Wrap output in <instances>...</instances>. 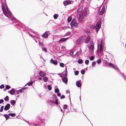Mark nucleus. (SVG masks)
<instances>
[{
    "mask_svg": "<svg viewBox=\"0 0 126 126\" xmlns=\"http://www.w3.org/2000/svg\"><path fill=\"white\" fill-rule=\"evenodd\" d=\"M80 81H81V80H78L76 82V85L78 87H80L81 86V84Z\"/></svg>",
    "mask_w": 126,
    "mask_h": 126,
    "instance_id": "15",
    "label": "nucleus"
},
{
    "mask_svg": "<svg viewBox=\"0 0 126 126\" xmlns=\"http://www.w3.org/2000/svg\"><path fill=\"white\" fill-rule=\"evenodd\" d=\"M47 102L50 106H53L54 104V101L52 100H48L47 101Z\"/></svg>",
    "mask_w": 126,
    "mask_h": 126,
    "instance_id": "12",
    "label": "nucleus"
},
{
    "mask_svg": "<svg viewBox=\"0 0 126 126\" xmlns=\"http://www.w3.org/2000/svg\"><path fill=\"white\" fill-rule=\"evenodd\" d=\"M81 72L82 75H84L85 73V71L83 69H82L81 70Z\"/></svg>",
    "mask_w": 126,
    "mask_h": 126,
    "instance_id": "45",
    "label": "nucleus"
},
{
    "mask_svg": "<svg viewBox=\"0 0 126 126\" xmlns=\"http://www.w3.org/2000/svg\"><path fill=\"white\" fill-rule=\"evenodd\" d=\"M74 52V51H71L70 53V54L71 55H72L73 54Z\"/></svg>",
    "mask_w": 126,
    "mask_h": 126,
    "instance_id": "56",
    "label": "nucleus"
},
{
    "mask_svg": "<svg viewBox=\"0 0 126 126\" xmlns=\"http://www.w3.org/2000/svg\"><path fill=\"white\" fill-rule=\"evenodd\" d=\"M81 53V52L79 51V52L77 51L76 53V54L75 55V56L77 55V56L79 55V54H80Z\"/></svg>",
    "mask_w": 126,
    "mask_h": 126,
    "instance_id": "41",
    "label": "nucleus"
},
{
    "mask_svg": "<svg viewBox=\"0 0 126 126\" xmlns=\"http://www.w3.org/2000/svg\"><path fill=\"white\" fill-rule=\"evenodd\" d=\"M4 99L5 101H7L9 100V97L8 96H6L4 98Z\"/></svg>",
    "mask_w": 126,
    "mask_h": 126,
    "instance_id": "27",
    "label": "nucleus"
},
{
    "mask_svg": "<svg viewBox=\"0 0 126 126\" xmlns=\"http://www.w3.org/2000/svg\"><path fill=\"white\" fill-rule=\"evenodd\" d=\"M67 107V105L66 104H65L63 106V109H66Z\"/></svg>",
    "mask_w": 126,
    "mask_h": 126,
    "instance_id": "38",
    "label": "nucleus"
},
{
    "mask_svg": "<svg viewBox=\"0 0 126 126\" xmlns=\"http://www.w3.org/2000/svg\"><path fill=\"white\" fill-rule=\"evenodd\" d=\"M109 67H111L112 68L115 69H117L119 71L120 70L116 65H115L114 64L111 63H107ZM120 73L121 72H120Z\"/></svg>",
    "mask_w": 126,
    "mask_h": 126,
    "instance_id": "4",
    "label": "nucleus"
},
{
    "mask_svg": "<svg viewBox=\"0 0 126 126\" xmlns=\"http://www.w3.org/2000/svg\"><path fill=\"white\" fill-rule=\"evenodd\" d=\"M1 115L5 117L6 119V120H8L10 117L9 115L7 114H1Z\"/></svg>",
    "mask_w": 126,
    "mask_h": 126,
    "instance_id": "22",
    "label": "nucleus"
},
{
    "mask_svg": "<svg viewBox=\"0 0 126 126\" xmlns=\"http://www.w3.org/2000/svg\"><path fill=\"white\" fill-rule=\"evenodd\" d=\"M11 101L10 103L13 106H14L15 104L16 103V101L14 100H11Z\"/></svg>",
    "mask_w": 126,
    "mask_h": 126,
    "instance_id": "23",
    "label": "nucleus"
},
{
    "mask_svg": "<svg viewBox=\"0 0 126 126\" xmlns=\"http://www.w3.org/2000/svg\"><path fill=\"white\" fill-rule=\"evenodd\" d=\"M4 109V106H1V107L0 108V112H2L3 110Z\"/></svg>",
    "mask_w": 126,
    "mask_h": 126,
    "instance_id": "40",
    "label": "nucleus"
},
{
    "mask_svg": "<svg viewBox=\"0 0 126 126\" xmlns=\"http://www.w3.org/2000/svg\"><path fill=\"white\" fill-rule=\"evenodd\" d=\"M100 46H102V47L103 46L102 41V40L101 41Z\"/></svg>",
    "mask_w": 126,
    "mask_h": 126,
    "instance_id": "62",
    "label": "nucleus"
},
{
    "mask_svg": "<svg viewBox=\"0 0 126 126\" xmlns=\"http://www.w3.org/2000/svg\"><path fill=\"white\" fill-rule=\"evenodd\" d=\"M4 102V100L3 99H0V104Z\"/></svg>",
    "mask_w": 126,
    "mask_h": 126,
    "instance_id": "55",
    "label": "nucleus"
},
{
    "mask_svg": "<svg viewBox=\"0 0 126 126\" xmlns=\"http://www.w3.org/2000/svg\"><path fill=\"white\" fill-rule=\"evenodd\" d=\"M4 87V84H2L0 86V88L1 89H2V88H3Z\"/></svg>",
    "mask_w": 126,
    "mask_h": 126,
    "instance_id": "50",
    "label": "nucleus"
},
{
    "mask_svg": "<svg viewBox=\"0 0 126 126\" xmlns=\"http://www.w3.org/2000/svg\"><path fill=\"white\" fill-rule=\"evenodd\" d=\"M123 77L124 79L126 80V77L125 75L123 73H122Z\"/></svg>",
    "mask_w": 126,
    "mask_h": 126,
    "instance_id": "53",
    "label": "nucleus"
},
{
    "mask_svg": "<svg viewBox=\"0 0 126 126\" xmlns=\"http://www.w3.org/2000/svg\"><path fill=\"white\" fill-rule=\"evenodd\" d=\"M65 98V96L64 95H62L60 97V98L61 99H62L63 98Z\"/></svg>",
    "mask_w": 126,
    "mask_h": 126,
    "instance_id": "52",
    "label": "nucleus"
},
{
    "mask_svg": "<svg viewBox=\"0 0 126 126\" xmlns=\"http://www.w3.org/2000/svg\"><path fill=\"white\" fill-rule=\"evenodd\" d=\"M66 92L67 93H69V94H70V92L69 91H68V90H67L66 91Z\"/></svg>",
    "mask_w": 126,
    "mask_h": 126,
    "instance_id": "64",
    "label": "nucleus"
},
{
    "mask_svg": "<svg viewBox=\"0 0 126 126\" xmlns=\"http://www.w3.org/2000/svg\"><path fill=\"white\" fill-rule=\"evenodd\" d=\"M62 79V80L65 83V84H67L68 82V79L66 77H64Z\"/></svg>",
    "mask_w": 126,
    "mask_h": 126,
    "instance_id": "17",
    "label": "nucleus"
},
{
    "mask_svg": "<svg viewBox=\"0 0 126 126\" xmlns=\"http://www.w3.org/2000/svg\"><path fill=\"white\" fill-rule=\"evenodd\" d=\"M59 92V90L58 88H56L55 89V92L56 93H57Z\"/></svg>",
    "mask_w": 126,
    "mask_h": 126,
    "instance_id": "33",
    "label": "nucleus"
},
{
    "mask_svg": "<svg viewBox=\"0 0 126 126\" xmlns=\"http://www.w3.org/2000/svg\"><path fill=\"white\" fill-rule=\"evenodd\" d=\"M54 104L56 105H58V99H55V101H54Z\"/></svg>",
    "mask_w": 126,
    "mask_h": 126,
    "instance_id": "32",
    "label": "nucleus"
},
{
    "mask_svg": "<svg viewBox=\"0 0 126 126\" xmlns=\"http://www.w3.org/2000/svg\"><path fill=\"white\" fill-rule=\"evenodd\" d=\"M101 21H98L96 24V25H92L90 27V28L92 29H94L95 28V31L97 33L100 29L101 26Z\"/></svg>",
    "mask_w": 126,
    "mask_h": 126,
    "instance_id": "3",
    "label": "nucleus"
},
{
    "mask_svg": "<svg viewBox=\"0 0 126 126\" xmlns=\"http://www.w3.org/2000/svg\"><path fill=\"white\" fill-rule=\"evenodd\" d=\"M39 74L40 76L43 77L46 75V74L42 71H41L39 72Z\"/></svg>",
    "mask_w": 126,
    "mask_h": 126,
    "instance_id": "9",
    "label": "nucleus"
},
{
    "mask_svg": "<svg viewBox=\"0 0 126 126\" xmlns=\"http://www.w3.org/2000/svg\"><path fill=\"white\" fill-rule=\"evenodd\" d=\"M90 33H90V32L89 31H87L86 32V33L87 34H89Z\"/></svg>",
    "mask_w": 126,
    "mask_h": 126,
    "instance_id": "61",
    "label": "nucleus"
},
{
    "mask_svg": "<svg viewBox=\"0 0 126 126\" xmlns=\"http://www.w3.org/2000/svg\"><path fill=\"white\" fill-rule=\"evenodd\" d=\"M23 91V90H22V89H21L18 90L19 93H21Z\"/></svg>",
    "mask_w": 126,
    "mask_h": 126,
    "instance_id": "54",
    "label": "nucleus"
},
{
    "mask_svg": "<svg viewBox=\"0 0 126 126\" xmlns=\"http://www.w3.org/2000/svg\"><path fill=\"white\" fill-rule=\"evenodd\" d=\"M47 86L48 89L50 91L51 90L52 88L50 85H48Z\"/></svg>",
    "mask_w": 126,
    "mask_h": 126,
    "instance_id": "36",
    "label": "nucleus"
},
{
    "mask_svg": "<svg viewBox=\"0 0 126 126\" xmlns=\"http://www.w3.org/2000/svg\"><path fill=\"white\" fill-rule=\"evenodd\" d=\"M73 2L71 0H66L63 1V3L64 6L70 4H71V2Z\"/></svg>",
    "mask_w": 126,
    "mask_h": 126,
    "instance_id": "8",
    "label": "nucleus"
},
{
    "mask_svg": "<svg viewBox=\"0 0 126 126\" xmlns=\"http://www.w3.org/2000/svg\"><path fill=\"white\" fill-rule=\"evenodd\" d=\"M89 12V9L87 8L83 11L81 15L80 14H79V16H78L77 18L79 22L82 23L83 22V19L88 14Z\"/></svg>",
    "mask_w": 126,
    "mask_h": 126,
    "instance_id": "2",
    "label": "nucleus"
},
{
    "mask_svg": "<svg viewBox=\"0 0 126 126\" xmlns=\"http://www.w3.org/2000/svg\"><path fill=\"white\" fill-rule=\"evenodd\" d=\"M34 81H31L30 82H28L27 83V84H28V86H31L33 84V82Z\"/></svg>",
    "mask_w": 126,
    "mask_h": 126,
    "instance_id": "34",
    "label": "nucleus"
},
{
    "mask_svg": "<svg viewBox=\"0 0 126 126\" xmlns=\"http://www.w3.org/2000/svg\"><path fill=\"white\" fill-rule=\"evenodd\" d=\"M96 64V63L95 62H93L92 63V66H94Z\"/></svg>",
    "mask_w": 126,
    "mask_h": 126,
    "instance_id": "49",
    "label": "nucleus"
},
{
    "mask_svg": "<svg viewBox=\"0 0 126 126\" xmlns=\"http://www.w3.org/2000/svg\"><path fill=\"white\" fill-rule=\"evenodd\" d=\"M8 115L11 116L12 117H14L15 116L16 114L15 113H10L8 114Z\"/></svg>",
    "mask_w": 126,
    "mask_h": 126,
    "instance_id": "29",
    "label": "nucleus"
},
{
    "mask_svg": "<svg viewBox=\"0 0 126 126\" xmlns=\"http://www.w3.org/2000/svg\"><path fill=\"white\" fill-rule=\"evenodd\" d=\"M101 60L100 59H99L96 61L97 63L98 64H100L101 63Z\"/></svg>",
    "mask_w": 126,
    "mask_h": 126,
    "instance_id": "39",
    "label": "nucleus"
},
{
    "mask_svg": "<svg viewBox=\"0 0 126 126\" xmlns=\"http://www.w3.org/2000/svg\"><path fill=\"white\" fill-rule=\"evenodd\" d=\"M94 58L95 57L94 56H91L89 58V59L90 60L92 61L94 60Z\"/></svg>",
    "mask_w": 126,
    "mask_h": 126,
    "instance_id": "31",
    "label": "nucleus"
},
{
    "mask_svg": "<svg viewBox=\"0 0 126 126\" xmlns=\"http://www.w3.org/2000/svg\"><path fill=\"white\" fill-rule=\"evenodd\" d=\"M72 19V17L71 16H69L67 18V21L68 23H70Z\"/></svg>",
    "mask_w": 126,
    "mask_h": 126,
    "instance_id": "26",
    "label": "nucleus"
},
{
    "mask_svg": "<svg viewBox=\"0 0 126 126\" xmlns=\"http://www.w3.org/2000/svg\"><path fill=\"white\" fill-rule=\"evenodd\" d=\"M59 65L61 67H64V64L62 63H60Z\"/></svg>",
    "mask_w": 126,
    "mask_h": 126,
    "instance_id": "37",
    "label": "nucleus"
},
{
    "mask_svg": "<svg viewBox=\"0 0 126 126\" xmlns=\"http://www.w3.org/2000/svg\"><path fill=\"white\" fill-rule=\"evenodd\" d=\"M60 76V77L61 78H62L63 77V76H62V75L61 74V73H59L58 74Z\"/></svg>",
    "mask_w": 126,
    "mask_h": 126,
    "instance_id": "60",
    "label": "nucleus"
},
{
    "mask_svg": "<svg viewBox=\"0 0 126 126\" xmlns=\"http://www.w3.org/2000/svg\"><path fill=\"white\" fill-rule=\"evenodd\" d=\"M64 72L65 73H62V75L64 77H67V70H65V71Z\"/></svg>",
    "mask_w": 126,
    "mask_h": 126,
    "instance_id": "24",
    "label": "nucleus"
},
{
    "mask_svg": "<svg viewBox=\"0 0 126 126\" xmlns=\"http://www.w3.org/2000/svg\"><path fill=\"white\" fill-rule=\"evenodd\" d=\"M74 24H73H73H72H72H71V23H70V24L71 26V27H73V26H74Z\"/></svg>",
    "mask_w": 126,
    "mask_h": 126,
    "instance_id": "63",
    "label": "nucleus"
},
{
    "mask_svg": "<svg viewBox=\"0 0 126 126\" xmlns=\"http://www.w3.org/2000/svg\"><path fill=\"white\" fill-rule=\"evenodd\" d=\"M83 62V60L81 59H79L78 61V63L80 64H81Z\"/></svg>",
    "mask_w": 126,
    "mask_h": 126,
    "instance_id": "28",
    "label": "nucleus"
},
{
    "mask_svg": "<svg viewBox=\"0 0 126 126\" xmlns=\"http://www.w3.org/2000/svg\"><path fill=\"white\" fill-rule=\"evenodd\" d=\"M90 40V37L89 35H88L87 36L86 38L85 39V42L86 43H89Z\"/></svg>",
    "mask_w": 126,
    "mask_h": 126,
    "instance_id": "11",
    "label": "nucleus"
},
{
    "mask_svg": "<svg viewBox=\"0 0 126 126\" xmlns=\"http://www.w3.org/2000/svg\"><path fill=\"white\" fill-rule=\"evenodd\" d=\"M43 80L45 82H47L48 80V78L47 77H44L43 78Z\"/></svg>",
    "mask_w": 126,
    "mask_h": 126,
    "instance_id": "25",
    "label": "nucleus"
},
{
    "mask_svg": "<svg viewBox=\"0 0 126 126\" xmlns=\"http://www.w3.org/2000/svg\"><path fill=\"white\" fill-rule=\"evenodd\" d=\"M58 15L57 14H55L53 16V17L55 19H57L58 17Z\"/></svg>",
    "mask_w": 126,
    "mask_h": 126,
    "instance_id": "30",
    "label": "nucleus"
},
{
    "mask_svg": "<svg viewBox=\"0 0 126 126\" xmlns=\"http://www.w3.org/2000/svg\"><path fill=\"white\" fill-rule=\"evenodd\" d=\"M61 95V94L60 93H57V95L59 97H60Z\"/></svg>",
    "mask_w": 126,
    "mask_h": 126,
    "instance_id": "58",
    "label": "nucleus"
},
{
    "mask_svg": "<svg viewBox=\"0 0 126 126\" xmlns=\"http://www.w3.org/2000/svg\"><path fill=\"white\" fill-rule=\"evenodd\" d=\"M57 107H59L61 109V111H62L63 113H64V112L63 111V110L61 108V107H60V106L58 105V106H57Z\"/></svg>",
    "mask_w": 126,
    "mask_h": 126,
    "instance_id": "57",
    "label": "nucleus"
},
{
    "mask_svg": "<svg viewBox=\"0 0 126 126\" xmlns=\"http://www.w3.org/2000/svg\"><path fill=\"white\" fill-rule=\"evenodd\" d=\"M70 34H71L70 32H68L66 33L65 35L64 36H66L70 35Z\"/></svg>",
    "mask_w": 126,
    "mask_h": 126,
    "instance_id": "43",
    "label": "nucleus"
},
{
    "mask_svg": "<svg viewBox=\"0 0 126 126\" xmlns=\"http://www.w3.org/2000/svg\"><path fill=\"white\" fill-rule=\"evenodd\" d=\"M16 22H13V24L14 25H19H19H18V24H16Z\"/></svg>",
    "mask_w": 126,
    "mask_h": 126,
    "instance_id": "59",
    "label": "nucleus"
},
{
    "mask_svg": "<svg viewBox=\"0 0 126 126\" xmlns=\"http://www.w3.org/2000/svg\"><path fill=\"white\" fill-rule=\"evenodd\" d=\"M103 50V46H100V47L99 50V51L98 49H97V54H99Z\"/></svg>",
    "mask_w": 126,
    "mask_h": 126,
    "instance_id": "16",
    "label": "nucleus"
},
{
    "mask_svg": "<svg viewBox=\"0 0 126 126\" xmlns=\"http://www.w3.org/2000/svg\"><path fill=\"white\" fill-rule=\"evenodd\" d=\"M82 6H80L77 9V11L78 13H79L81 12L82 10Z\"/></svg>",
    "mask_w": 126,
    "mask_h": 126,
    "instance_id": "20",
    "label": "nucleus"
},
{
    "mask_svg": "<svg viewBox=\"0 0 126 126\" xmlns=\"http://www.w3.org/2000/svg\"><path fill=\"white\" fill-rule=\"evenodd\" d=\"M5 88L7 89H9L10 88V86L8 85H5Z\"/></svg>",
    "mask_w": 126,
    "mask_h": 126,
    "instance_id": "47",
    "label": "nucleus"
},
{
    "mask_svg": "<svg viewBox=\"0 0 126 126\" xmlns=\"http://www.w3.org/2000/svg\"><path fill=\"white\" fill-rule=\"evenodd\" d=\"M90 43L91 44H92V45H90V49L91 50H93L94 49V46L93 45V42L92 41V42L91 41Z\"/></svg>",
    "mask_w": 126,
    "mask_h": 126,
    "instance_id": "21",
    "label": "nucleus"
},
{
    "mask_svg": "<svg viewBox=\"0 0 126 126\" xmlns=\"http://www.w3.org/2000/svg\"><path fill=\"white\" fill-rule=\"evenodd\" d=\"M83 42L82 38L81 37H80L76 41V44L79 45L80 44L82 43Z\"/></svg>",
    "mask_w": 126,
    "mask_h": 126,
    "instance_id": "6",
    "label": "nucleus"
},
{
    "mask_svg": "<svg viewBox=\"0 0 126 126\" xmlns=\"http://www.w3.org/2000/svg\"><path fill=\"white\" fill-rule=\"evenodd\" d=\"M8 93H9L11 95H14L15 93V91L14 90V89L12 88L11 90L8 91Z\"/></svg>",
    "mask_w": 126,
    "mask_h": 126,
    "instance_id": "14",
    "label": "nucleus"
},
{
    "mask_svg": "<svg viewBox=\"0 0 126 126\" xmlns=\"http://www.w3.org/2000/svg\"><path fill=\"white\" fill-rule=\"evenodd\" d=\"M85 63L86 64L88 65L89 63V61L88 60H86L85 61Z\"/></svg>",
    "mask_w": 126,
    "mask_h": 126,
    "instance_id": "44",
    "label": "nucleus"
},
{
    "mask_svg": "<svg viewBox=\"0 0 126 126\" xmlns=\"http://www.w3.org/2000/svg\"><path fill=\"white\" fill-rule=\"evenodd\" d=\"M2 11L4 14L7 17L13 20H16L17 22H20L18 20H16V19L14 16L13 15L11 12L9 10L7 5L5 3H3L2 5Z\"/></svg>",
    "mask_w": 126,
    "mask_h": 126,
    "instance_id": "1",
    "label": "nucleus"
},
{
    "mask_svg": "<svg viewBox=\"0 0 126 126\" xmlns=\"http://www.w3.org/2000/svg\"><path fill=\"white\" fill-rule=\"evenodd\" d=\"M42 48V50L43 51H44L46 52H47V49H46V48L44 47L43 48Z\"/></svg>",
    "mask_w": 126,
    "mask_h": 126,
    "instance_id": "51",
    "label": "nucleus"
},
{
    "mask_svg": "<svg viewBox=\"0 0 126 126\" xmlns=\"http://www.w3.org/2000/svg\"><path fill=\"white\" fill-rule=\"evenodd\" d=\"M10 107V105L9 103L7 104L5 106L4 108V110H8L9 109Z\"/></svg>",
    "mask_w": 126,
    "mask_h": 126,
    "instance_id": "10",
    "label": "nucleus"
},
{
    "mask_svg": "<svg viewBox=\"0 0 126 126\" xmlns=\"http://www.w3.org/2000/svg\"><path fill=\"white\" fill-rule=\"evenodd\" d=\"M79 73V72L78 71H75L74 74L75 75H77Z\"/></svg>",
    "mask_w": 126,
    "mask_h": 126,
    "instance_id": "48",
    "label": "nucleus"
},
{
    "mask_svg": "<svg viewBox=\"0 0 126 126\" xmlns=\"http://www.w3.org/2000/svg\"><path fill=\"white\" fill-rule=\"evenodd\" d=\"M109 67H111L112 68L115 69H117L119 71L120 70L116 65H115L114 64L111 63H107ZM120 73L121 72H120Z\"/></svg>",
    "mask_w": 126,
    "mask_h": 126,
    "instance_id": "5",
    "label": "nucleus"
},
{
    "mask_svg": "<svg viewBox=\"0 0 126 126\" xmlns=\"http://www.w3.org/2000/svg\"><path fill=\"white\" fill-rule=\"evenodd\" d=\"M50 62L51 63H53L55 65H57L58 63V62L57 60H54L53 59H52L50 60Z\"/></svg>",
    "mask_w": 126,
    "mask_h": 126,
    "instance_id": "13",
    "label": "nucleus"
},
{
    "mask_svg": "<svg viewBox=\"0 0 126 126\" xmlns=\"http://www.w3.org/2000/svg\"><path fill=\"white\" fill-rule=\"evenodd\" d=\"M74 26L75 28H77L78 27V23L77 22L74 23Z\"/></svg>",
    "mask_w": 126,
    "mask_h": 126,
    "instance_id": "35",
    "label": "nucleus"
},
{
    "mask_svg": "<svg viewBox=\"0 0 126 126\" xmlns=\"http://www.w3.org/2000/svg\"><path fill=\"white\" fill-rule=\"evenodd\" d=\"M76 22L75 21V19H74V18H73L72 20L71 23V24L72 23L73 24V23L74 24L75 23H76Z\"/></svg>",
    "mask_w": 126,
    "mask_h": 126,
    "instance_id": "46",
    "label": "nucleus"
},
{
    "mask_svg": "<svg viewBox=\"0 0 126 126\" xmlns=\"http://www.w3.org/2000/svg\"><path fill=\"white\" fill-rule=\"evenodd\" d=\"M39 46H40V47H42H42H43V44L40 42H39Z\"/></svg>",
    "mask_w": 126,
    "mask_h": 126,
    "instance_id": "42",
    "label": "nucleus"
},
{
    "mask_svg": "<svg viewBox=\"0 0 126 126\" xmlns=\"http://www.w3.org/2000/svg\"><path fill=\"white\" fill-rule=\"evenodd\" d=\"M105 11V7H103L101 11L100 12V14L101 15H102L104 13Z\"/></svg>",
    "mask_w": 126,
    "mask_h": 126,
    "instance_id": "19",
    "label": "nucleus"
},
{
    "mask_svg": "<svg viewBox=\"0 0 126 126\" xmlns=\"http://www.w3.org/2000/svg\"><path fill=\"white\" fill-rule=\"evenodd\" d=\"M50 32L49 31H46L42 35L43 37L45 38H47L50 34Z\"/></svg>",
    "mask_w": 126,
    "mask_h": 126,
    "instance_id": "7",
    "label": "nucleus"
},
{
    "mask_svg": "<svg viewBox=\"0 0 126 126\" xmlns=\"http://www.w3.org/2000/svg\"><path fill=\"white\" fill-rule=\"evenodd\" d=\"M69 39L68 38H62L60 39L59 40V41L60 42H64L66 41Z\"/></svg>",
    "mask_w": 126,
    "mask_h": 126,
    "instance_id": "18",
    "label": "nucleus"
}]
</instances>
